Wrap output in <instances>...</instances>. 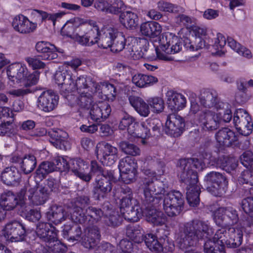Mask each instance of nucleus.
<instances>
[{
  "label": "nucleus",
  "instance_id": "obj_17",
  "mask_svg": "<svg viewBox=\"0 0 253 253\" xmlns=\"http://www.w3.org/2000/svg\"><path fill=\"white\" fill-rule=\"evenodd\" d=\"M89 165L87 162L80 158L72 159L69 161L68 170L82 180L89 182L91 175L87 173Z\"/></svg>",
  "mask_w": 253,
  "mask_h": 253
},
{
  "label": "nucleus",
  "instance_id": "obj_1",
  "mask_svg": "<svg viewBox=\"0 0 253 253\" xmlns=\"http://www.w3.org/2000/svg\"><path fill=\"white\" fill-rule=\"evenodd\" d=\"M177 167L180 181L185 186L187 202L190 206L197 207L200 203V189L197 172L192 168L202 170L205 163L197 158L181 159L178 161Z\"/></svg>",
  "mask_w": 253,
  "mask_h": 253
},
{
  "label": "nucleus",
  "instance_id": "obj_47",
  "mask_svg": "<svg viewBox=\"0 0 253 253\" xmlns=\"http://www.w3.org/2000/svg\"><path fill=\"white\" fill-rule=\"evenodd\" d=\"M32 14L33 15H38L41 17L42 22L45 21L46 20L51 21L53 23V25L54 26L56 21L65 15V13L64 12H60L48 13L47 12L42 10L34 9L32 12Z\"/></svg>",
  "mask_w": 253,
  "mask_h": 253
},
{
  "label": "nucleus",
  "instance_id": "obj_63",
  "mask_svg": "<svg viewBox=\"0 0 253 253\" xmlns=\"http://www.w3.org/2000/svg\"><path fill=\"white\" fill-rule=\"evenodd\" d=\"M69 23L72 24L77 31V28H79L78 31H84L88 28L89 26H91L87 23L86 20L79 17L71 19L69 20Z\"/></svg>",
  "mask_w": 253,
  "mask_h": 253
},
{
  "label": "nucleus",
  "instance_id": "obj_39",
  "mask_svg": "<svg viewBox=\"0 0 253 253\" xmlns=\"http://www.w3.org/2000/svg\"><path fill=\"white\" fill-rule=\"evenodd\" d=\"M47 219L55 225L59 224L65 219L63 208L60 206L53 205L46 212Z\"/></svg>",
  "mask_w": 253,
  "mask_h": 253
},
{
  "label": "nucleus",
  "instance_id": "obj_4",
  "mask_svg": "<svg viewBox=\"0 0 253 253\" xmlns=\"http://www.w3.org/2000/svg\"><path fill=\"white\" fill-rule=\"evenodd\" d=\"M122 212L124 218L130 222H137L142 215L146 217L148 221L157 225L163 224L165 221L162 217V212L158 211L152 206L147 207V205H145L143 198L141 208L138 205H134Z\"/></svg>",
  "mask_w": 253,
  "mask_h": 253
},
{
  "label": "nucleus",
  "instance_id": "obj_61",
  "mask_svg": "<svg viewBox=\"0 0 253 253\" xmlns=\"http://www.w3.org/2000/svg\"><path fill=\"white\" fill-rule=\"evenodd\" d=\"M240 184L250 186L253 185V170H246L243 171L238 178Z\"/></svg>",
  "mask_w": 253,
  "mask_h": 253
},
{
  "label": "nucleus",
  "instance_id": "obj_7",
  "mask_svg": "<svg viewBox=\"0 0 253 253\" xmlns=\"http://www.w3.org/2000/svg\"><path fill=\"white\" fill-rule=\"evenodd\" d=\"M243 236L241 228L230 227L228 231L222 228L216 231L214 239L220 245H226L229 248H236L241 245Z\"/></svg>",
  "mask_w": 253,
  "mask_h": 253
},
{
  "label": "nucleus",
  "instance_id": "obj_18",
  "mask_svg": "<svg viewBox=\"0 0 253 253\" xmlns=\"http://www.w3.org/2000/svg\"><path fill=\"white\" fill-rule=\"evenodd\" d=\"M101 234L97 226H87L84 229L81 242L84 248L88 250H95L99 244Z\"/></svg>",
  "mask_w": 253,
  "mask_h": 253
},
{
  "label": "nucleus",
  "instance_id": "obj_30",
  "mask_svg": "<svg viewBox=\"0 0 253 253\" xmlns=\"http://www.w3.org/2000/svg\"><path fill=\"white\" fill-rule=\"evenodd\" d=\"M237 165V161L235 158L224 155L214 159L213 163L211 164V166L220 168L227 172H230L234 170Z\"/></svg>",
  "mask_w": 253,
  "mask_h": 253
},
{
  "label": "nucleus",
  "instance_id": "obj_62",
  "mask_svg": "<svg viewBox=\"0 0 253 253\" xmlns=\"http://www.w3.org/2000/svg\"><path fill=\"white\" fill-rule=\"evenodd\" d=\"M242 164L248 169L253 170V152L250 150L245 151L240 156Z\"/></svg>",
  "mask_w": 253,
  "mask_h": 253
},
{
  "label": "nucleus",
  "instance_id": "obj_37",
  "mask_svg": "<svg viewBox=\"0 0 253 253\" xmlns=\"http://www.w3.org/2000/svg\"><path fill=\"white\" fill-rule=\"evenodd\" d=\"M18 204L17 196L13 192L8 191L1 194L0 205L6 211L12 210Z\"/></svg>",
  "mask_w": 253,
  "mask_h": 253
},
{
  "label": "nucleus",
  "instance_id": "obj_5",
  "mask_svg": "<svg viewBox=\"0 0 253 253\" xmlns=\"http://www.w3.org/2000/svg\"><path fill=\"white\" fill-rule=\"evenodd\" d=\"M218 113L209 109H204L201 111L198 114V121L205 130L212 131L217 129L219 126L220 123L221 121L225 123H229L233 118L231 110H229L228 114L229 117H225L224 114H226V110H217Z\"/></svg>",
  "mask_w": 253,
  "mask_h": 253
},
{
  "label": "nucleus",
  "instance_id": "obj_31",
  "mask_svg": "<svg viewBox=\"0 0 253 253\" xmlns=\"http://www.w3.org/2000/svg\"><path fill=\"white\" fill-rule=\"evenodd\" d=\"M136 10V8H133L132 11H125L119 15L120 23L127 29H134L138 25L139 18L135 12Z\"/></svg>",
  "mask_w": 253,
  "mask_h": 253
},
{
  "label": "nucleus",
  "instance_id": "obj_29",
  "mask_svg": "<svg viewBox=\"0 0 253 253\" xmlns=\"http://www.w3.org/2000/svg\"><path fill=\"white\" fill-rule=\"evenodd\" d=\"M37 51L40 53L39 56L42 60H52L57 57L56 48L49 42L44 41L38 42L35 46Z\"/></svg>",
  "mask_w": 253,
  "mask_h": 253
},
{
  "label": "nucleus",
  "instance_id": "obj_44",
  "mask_svg": "<svg viewBox=\"0 0 253 253\" xmlns=\"http://www.w3.org/2000/svg\"><path fill=\"white\" fill-rule=\"evenodd\" d=\"M37 166V159L32 154H26L21 162L20 170L25 174L31 173Z\"/></svg>",
  "mask_w": 253,
  "mask_h": 253
},
{
  "label": "nucleus",
  "instance_id": "obj_54",
  "mask_svg": "<svg viewBox=\"0 0 253 253\" xmlns=\"http://www.w3.org/2000/svg\"><path fill=\"white\" fill-rule=\"evenodd\" d=\"M119 146L121 151L127 155L137 156L140 154V149L136 145L128 141H121L119 143Z\"/></svg>",
  "mask_w": 253,
  "mask_h": 253
},
{
  "label": "nucleus",
  "instance_id": "obj_59",
  "mask_svg": "<svg viewBox=\"0 0 253 253\" xmlns=\"http://www.w3.org/2000/svg\"><path fill=\"white\" fill-rule=\"evenodd\" d=\"M159 245L161 249L157 250L156 252L158 253L163 252L164 253H171L174 250L173 243L167 236L159 239Z\"/></svg>",
  "mask_w": 253,
  "mask_h": 253
},
{
  "label": "nucleus",
  "instance_id": "obj_32",
  "mask_svg": "<svg viewBox=\"0 0 253 253\" xmlns=\"http://www.w3.org/2000/svg\"><path fill=\"white\" fill-rule=\"evenodd\" d=\"M82 234V230L80 225L77 224H67L63 226L62 236L70 242L78 241Z\"/></svg>",
  "mask_w": 253,
  "mask_h": 253
},
{
  "label": "nucleus",
  "instance_id": "obj_12",
  "mask_svg": "<svg viewBox=\"0 0 253 253\" xmlns=\"http://www.w3.org/2000/svg\"><path fill=\"white\" fill-rule=\"evenodd\" d=\"M114 171H107L103 176L96 177L92 191L93 195L98 200L104 199L112 189V181H115Z\"/></svg>",
  "mask_w": 253,
  "mask_h": 253
},
{
  "label": "nucleus",
  "instance_id": "obj_51",
  "mask_svg": "<svg viewBox=\"0 0 253 253\" xmlns=\"http://www.w3.org/2000/svg\"><path fill=\"white\" fill-rule=\"evenodd\" d=\"M126 42V39L124 34L116 30L111 51L113 52H119L122 51L125 48Z\"/></svg>",
  "mask_w": 253,
  "mask_h": 253
},
{
  "label": "nucleus",
  "instance_id": "obj_9",
  "mask_svg": "<svg viewBox=\"0 0 253 253\" xmlns=\"http://www.w3.org/2000/svg\"><path fill=\"white\" fill-rule=\"evenodd\" d=\"M163 208L169 216H176L183 210L184 199L181 193L177 190H172L168 192L162 201Z\"/></svg>",
  "mask_w": 253,
  "mask_h": 253
},
{
  "label": "nucleus",
  "instance_id": "obj_33",
  "mask_svg": "<svg viewBox=\"0 0 253 253\" xmlns=\"http://www.w3.org/2000/svg\"><path fill=\"white\" fill-rule=\"evenodd\" d=\"M138 126V124L135 122L134 118L127 113H123L119 125L120 129H127L130 135L135 137V133H137V130L133 128L134 127H137Z\"/></svg>",
  "mask_w": 253,
  "mask_h": 253
},
{
  "label": "nucleus",
  "instance_id": "obj_28",
  "mask_svg": "<svg viewBox=\"0 0 253 253\" xmlns=\"http://www.w3.org/2000/svg\"><path fill=\"white\" fill-rule=\"evenodd\" d=\"M166 96L168 107L171 111H178L185 107L186 99L183 95L169 90L167 92Z\"/></svg>",
  "mask_w": 253,
  "mask_h": 253
},
{
  "label": "nucleus",
  "instance_id": "obj_20",
  "mask_svg": "<svg viewBox=\"0 0 253 253\" xmlns=\"http://www.w3.org/2000/svg\"><path fill=\"white\" fill-rule=\"evenodd\" d=\"M7 75L9 80L12 83L10 85L16 84H21L26 77L28 70L25 65L20 63H15L7 68Z\"/></svg>",
  "mask_w": 253,
  "mask_h": 253
},
{
  "label": "nucleus",
  "instance_id": "obj_22",
  "mask_svg": "<svg viewBox=\"0 0 253 253\" xmlns=\"http://www.w3.org/2000/svg\"><path fill=\"white\" fill-rule=\"evenodd\" d=\"M99 36L98 29L89 26L88 28L76 33V41L80 44L90 46L97 42V36Z\"/></svg>",
  "mask_w": 253,
  "mask_h": 253
},
{
  "label": "nucleus",
  "instance_id": "obj_48",
  "mask_svg": "<svg viewBox=\"0 0 253 253\" xmlns=\"http://www.w3.org/2000/svg\"><path fill=\"white\" fill-rule=\"evenodd\" d=\"M118 168L120 171H136L137 164L134 158L126 156L120 160Z\"/></svg>",
  "mask_w": 253,
  "mask_h": 253
},
{
  "label": "nucleus",
  "instance_id": "obj_16",
  "mask_svg": "<svg viewBox=\"0 0 253 253\" xmlns=\"http://www.w3.org/2000/svg\"><path fill=\"white\" fill-rule=\"evenodd\" d=\"M182 39L172 33L163 34L159 41L160 48L167 54H175L182 48Z\"/></svg>",
  "mask_w": 253,
  "mask_h": 253
},
{
  "label": "nucleus",
  "instance_id": "obj_19",
  "mask_svg": "<svg viewBox=\"0 0 253 253\" xmlns=\"http://www.w3.org/2000/svg\"><path fill=\"white\" fill-rule=\"evenodd\" d=\"M184 127L185 122L183 118L180 116L171 114L168 117L165 131L173 137H177L183 133Z\"/></svg>",
  "mask_w": 253,
  "mask_h": 253
},
{
  "label": "nucleus",
  "instance_id": "obj_38",
  "mask_svg": "<svg viewBox=\"0 0 253 253\" xmlns=\"http://www.w3.org/2000/svg\"><path fill=\"white\" fill-rule=\"evenodd\" d=\"M55 170V165L52 162L44 161L42 162L38 167L35 173V177L37 179L42 180L49 173Z\"/></svg>",
  "mask_w": 253,
  "mask_h": 253
},
{
  "label": "nucleus",
  "instance_id": "obj_3",
  "mask_svg": "<svg viewBox=\"0 0 253 253\" xmlns=\"http://www.w3.org/2000/svg\"><path fill=\"white\" fill-rule=\"evenodd\" d=\"M141 186L143 190V203L147 206H152L154 209H159L162 201L161 197L154 196L153 195L164 194L168 189V183L152 177L148 176L142 179Z\"/></svg>",
  "mask_w": 253,
  "mask_h": 253
},
{
  "label": "nucleus",
  "instance_id": "obj_46",
  "mask_svg": "<svg viewBox=\"0 0 253 253\" xmlns=\"http://www.w3.org/2000/svg\"><path fill=\"white\" fill-rule=\"evenodd\" d=\"M85 213L88 218V226L98 222L104 214L101 209L92 206L86 208Z\"/></svg>",
  "mask_w": 253,
  "mask_h": 253
},
{
  "label": "nucleus",
  "instance_id": "obj_15",
  "mask_svg": "<svg viewBox=\"0 0 253 253\" xmlns=\"http://www.w3.org/2000/svg\"><path fill=\"white\" fill-rule=\"evenodd\" d=\"M96 153L104 165L112 166L117 159V149L110 144L102 141L97 144Z\"/></svg>",
  "mask_w": 253,
  "mask_h": 253
},
{
  "label": "nucleus",
  "instance_id": "obj_34",
  "mask_svg": "<svg viewBox=\"0 0 253 253\" xmlns=\"http://www.w3.org/2000/svg\"><path fill=\"white\" fill-rule=\"evenodd\" d=\"M140 32L142 35L146 37L155 38L160 35L162 32V27L157 22H146L141 24Z\"/></svg>",
  "mask_w": 253,
  "mask_h": 253
},
{
  "label": "nucleus",
  "instance_id": "obj_49",
  "mask_svg": "<svg viewBox=\"0 0 253 253\" xmlns=\"http://www.w3.org/2000/svg\"><path fill=\"white\" fill-rule=\"evenodd\" d=\"M156 122L159 123V120L157 119H149L145 122H142V129L144 130V132H139L137 130V133H135V137L146 139L152 136L151 130L153 126L157 125Z\"/></svg>",
  "mask_w": 253,
  "mask_h": 253
},
{
  "label": "nucleus",
  "instance_id": "obj_26",
  "mask_svg": "<svg viewBox=\"0 0 253 253\" xmlns=\"http://www.w3.org/2000/svg\"><path fill=\"white\" fill-rule=\"evenodd\" d=\"M215 138L219 145L230 147L238 140L235 132L227 127L219 129L215 134Z\"/></svg>",
  "mask_w": 253,
  "mask_h": 253
},
{
  "label": "nucleus",
  "instance_id": "obj_14",
  "mask_svg": "<svg viewBox=\"0 0 253 253\" xmlns=\"http://www.w3.org/2000/svg\"><path fill=\"white\" fill-rule=\"evenodd\" d=\"M252 119L248 113L243 109H237L234 114L233 121L238 132L243 136H248L252 131Z\"/></svg>",
  "mask_w": 253,
  "mask_h": 253
},
{
  "label": "nucleus",
  "instance_id": "obj_60",
  "mask_svg": "<svg viewBox=\"0 0 253 253\" xmlns=\"http://www.w3.org/2000/svg\"><path fill=\"white\" fill-rule=\"evenodd\" d=\"M148 102L155 113L162 112L164 109V102L163 99L159 97L150 98Z\"/></svg>",
  "mask_w": 253,
  "mask_h": 253
},
{
  "label": "nucleus",
  "instance_id": "obj_10",
  "mask_svg": "<svg viewBox=\"0 0 253 253\" xmlns=\"http://www.w3.org/2000/svg\"><path fill=\"white\" fill-rule=\"evenodd\" d=\"M201 104L206 108L214 107L216 110H226L225 117H229V110H231V105L227 102L220 101L218 93L213 89H203L201 90L199 97Z\"/></svg>",
  "mask_w": 253,
  "mask_h": 253
},
{
  "label": "nucleus",
  "instance_id": "obj_21",
  "mask_svg": "<svg viewBox=\"0 0 253 253\" xmlns=\"http://www.w3.org/2000/svg\"><path fill=\"white\" fill-rule=\"evenodd\" d=\"M58 99V96L53 91H44L38 98V106L42 111L48 112L52 111L57 105Z\"/></svg>",
  "mask_w": 253,
  "mask_h": 253
},
{
  "label": "nucleus",
  "instance_id": "obj_24",
  "mask_svg": "<svg viewBox=\"0 0 253 253\" xmlns=\"http://www.w3.org/2000/svg\"><path fill=\"white\" fill-rule=\"evenodd\" d=\"M14 29L21 34H29L33 32L37 27V23L30 21L22 14L16 16L12 21Z\"/></svg>",
  "mask_w": 253,
  "mask_h": 253
},
{
  "label": "nucleus",
  "instance_id": "obj_36",
  "mask_svg": "<svg viewBox=\"0 0 253 253\" xmlns=\"http://www.w3.org/2000/svg\"><path fill=\"white\" fill-rule=\"evenodd\" d=\"M116 30L111 28L107 29L102 34L100 35L99 39L97 38V42L96 43L98 44L100 48L103 49L111 48Z\"/></svg>",
  "mask_w": 253,
  "mask_h": 253
},
{
  "label": "nucleus",
  "instance_id": "obj_58",
  "mask_svg": "<svg viewBox=\"0 0 253 253\" xmlns=\"http://www.w3.org/2000/svg\"><path fill=\"white\" fill-rule=\"evenodd\" d=\"M78 104L82 108L89 109L93 104V101L92 95L87 92L79 93Z\"/></svg>",
  "mask_w": 253,
  "mask_h": 253
},
{
  "label": "nucleus",
  "instance_id": "obj_50",
  "mask_svg": "<svg viewBox=\"0 0 253 253\" xmlns=\"http://www.w3.org/2000/svg\"><path fill=\"white\" fill-rule=\"evenodd\" d=\"M151 169H143L144 173L150 177H155L157 173L163 174L165 163L160 160L152 161L150 163Z\"/></svg>",
  "mask_w": 253,
  "mask_h": 253
},
{
  "label": "nucleus",
  "instance_id": "obj_25",
  "mask_svg": "<svg viewBox=\"0 0 253 253\" xmlns=\"http://www.w3.org/2000/svg\"><path fill=\"white\" fill-rule=\"evenodd\" d=\"M0 180L7 186H14L19 184L21 175L15 167H8L4 169L0 175Z\"/></svg>",
  "mask_w": 253,
  "mask_h": 253
},
{
  "label": "nucleus",
  "instance_id": "obj_11",
  "mask_svg": "<svg viewBox=\"0 0 253 253\" xmlns=\"http://www.w3.org/2000/svg\"><path fill=\"white\" fill-rule=\"evenodd\" d=\"M26 233L25 227L22 223L13 220L7 223L0 235V241L9 244L22 241Z\"/></svg>",
  "mask_w": 253,
  "mask_h": 253
},
{
  "label": "nucleus",
  "instance_id": "obj_13",
  "mask_svg": "<svg viewBox=\"0 0 253 253\" xmlns=\"http://www.w3.org/2000/svg\"><path fill=\"white\" fill-rule=\"evenodd\" d=\"M238 211L232 207L219 208L215 212L214 220L221 227L232 226L239 221Z\"/></svg>",
  "mask_w": 253,
  "mask_h": 253
},
{
  "label": "nucleus",
  "instance_id": "obj_56",
  "mask_svg": "<svg viewBox=\"0 0 253 253\" xmlns=\"http://www.w3.org/2000/svg\"><path fill=\"white\" fill-rule=\"evenodd\" d=\"M144 242L147 248L152 252H156L161 248L159 245V239L152 233H148L143 236V242Z\"/></svg>",
  "mask_w": 253,
  "mask_h": 253
},
{
  "label": "nucleus",
  "instance_id": "obj_43",
  "mask_svg": "<svg viewBox=\"0 0 253 253\" xmlns=\"http://www.w3.org/2000/svg\"><path fill=\"white\" fill-rule=\"evenodd\" d=\"M158 79L154 76L142 74H137L132 78L133 84L139 87H146L158 82Z\"/></svg>",
  "mask_w": 253,
  "mask_h": 253
},
{
  "label": "nucleus",
  "instance_id": "obj_55",
  "mask_svg": "<svg viewBox=\"0 0 253 253\" xmlns=\"http://www.w3.org/2000/svg\"><path fill=\"white\" fill-rule=\"evenodd\" d=\"M157 6L159 10L169 13H176L181 12L182 9L181 7L164 0H159L157 3Z\"/></svg>",
  "mask_w": 253,
  "mask_h": 253
},
{
  "label": "nucleus",
  "instance_id": "obj_41",
  "mask_svg": "<svg viewBox=\"0 0 253 253\" xmlns=\"http://www.w3.org/2000/svg\"><path fill=\"white\" fill-rule=\"evenodd\" d=\"M209 236H205L206 240L204 244V251L205 253H226L224 247L226 245H222L217 243V240L214 239V236L212 239Z\"/></svg>",
  "mask_w": 253,
  "mask_h": 253
},
{
  "label": "nucleus",
  "instance_id": "obj_64",
  "mask_svg": "<svg viewBox=\"0 0 253 253\" xmlns=\"http://www.w3.org/2000/svg\"><path fill=\"white\" fill-rule=\"evenodd\" d=\"M95 253H115V247L108 242L102 241L94 250Z\"/></svg>",
  "mask_w": 253,
  "mask_h": 253
},
{
  "label": "nucleus",
  "instance_id": "obj_27",
  "mask_svg": "<svg viewBox=\"0 0 253 253\" xmlns=\"http://www.w3.org/2000/svg\"><path fill=\"white\" fill-rule=\"evenodd\" d=\"M37 236L46 243L50 240L56 238L57 230L50 223L39 222L37 225Z\"/></svg>",
  "mask_w": 253,
  "mask_h": 253
},
{
  "label": "nucleus",
  "instance_id": "obj_23",
  "mask_svg": "<svg viewBox=\"0 0 253 253\" xmlns=\"http://www.w3.org/2000/svg\"><path fill=\"white\" fill-rule=\"evenodd\" d=\"M49 141L56 148L63 150L70 148V143L68 140V133L61 130H52L48 132Z\"/></svg>",
  "mask_w": 253,
  "mask_h": 253
},
{
  "label": "nucleus",
  "instance_id": "obj_2",
  "mask_svg": "<svg viewBox=\"0 0 253 253\" xmlns=\"http://www.w3.org/2000/svg\"><path fill=\"white\" fill-rule=\"evenodd\" d=\"M54 79L55 83L60 86L61 95L66 98L76 91L79 94L87 91L94 93L100 90V85L89 76H80L74 82L73 74L70 71H56Z\"/></svg>",
  "mask_w": 253,
  "mask_h": 253
},
{
  "label": "nucleus",
  "instance_id": "obj_57",
  "mask_svg": "<svg viewBox=\"0 0 253 253\" xmlns=\"http://www.w3.org/2000/svg\"><path fill=\"white\" fill-rule=\"evenodd\" d=\"M127 5L123 0H114L110 2L109 13L113 15H121L127 9Z\"/></svg>",
  "mask_w": 253,
  "mask_h": 253
},
{
  "label": "nucleus",
  "instance_id": "obj_35",
  "mask_svg": "<svg viewBox=\"0 0 253 253\" xmlns=\"http://www.w3.org/2000/svg\"><path fill=\"white\" fill-rule=\"evenodd\" d=\"M128 100L131 105L142 116L147 117L150 114L149 105L141 98L136 96H130Z\"/></svg>",
  "mask_w": 253,
  "mask_h": 253
},
{
  "label": "nucleus",
  "instance_id": "obj_42",
  "mask_svg": "<svg viewBox=\"0 0 253 253\" xmlns=\"http://www.w3.org/2000/svg\"><path fill=\"white\" fill-rule=\"evenodd\" d=\"M71 220L77 224H80L83 226H88V218L86 217L85 209L82 207L72 206L70 211Z\"/></svg>",
  "mask_w": 253,
  "mask_h": 253
},
{
  "label": "nucleus",
  "instance_id": "obj_52",
  "mask_svg": "<svg viewBox=\"0 0 253 253\" xmlns=\"http://www.w3.org/2000/svg\"><path fill=\"white\" fill-rule=\"evenodd\" d=\"M227 43L229 47L236 51L239 54L248 58L252 57V53L250 50L242 46L232 38H227Z\"/></svg>",
  "mask_w": 253,
  "mask_h": 253
},
{
  "label": "nucleus",
  "instance_id": "obj_53",
  "mask_svg": "<svg viewBox=\"0 0 253 253\" xmlns=\"http://www.w3.org/2000/svg\"><path fill=\"white\" fill-rule=\"evenodd\" d=\"M46 246L48 251L53 253H65L67 251V246L57 239V236L55 239L48 241Z\"/></svg>",
  "mask_w": 253,
  "mask_h": 253
},
{
  "label": "nucleus",
  "instance_id": "obj_6",
  "mask_svg": "<svg viewBox=\"0 0 253 253\" xmlns=\"http://www.w3.org/2000/svg\"><path fill=\"white\" fill-rule=\"evenodd\" d=\"M49 195L48 190L42 186L38 185V183L33 187L29 183L26 184L19 193V198L28 201V204L31 206L44 204L48 199Z\"/></svg>",
  "mask_w": 253,
  "mask_h": 253
},
{
  "label": "nucleus",
  "instance_id": "obj_40",
  "mask_svg": "<svg viewBox=\"0 0 253 253\" xmlns=\"http://www.w3.org/2000/svg\"><path fill=\"white\" fill-rule=\"evenodd\" d=\"M126 236L136 243L143 242L144 231L139 225H128L126 229Z\"/></svg>",
  "mask_w": 253,
  "mask_h": 253
},
{
  "label": "nucleus",
  "instance_id": "obj_8",
  "mask_svg": "<svg viewBox=\"0 0 253 253\" xmlns=\"http://www.w3.org/2000/svg\"><path fill=\"white\" fill-rule=\"evenodd\" d=\"M207 184V190L216 197H221L226 192L228 181L224 174L212 171L208 173L204 177Z\"/></svg>",
  "mask_w": 253,
  "mask_h": 253
},
{
  "label": "nucleus",
  "instance_id": "obj_45",
  "mask_svg": "<svg viewBox=\"0 0 253 253\" xmlns=\"http://www.w3.org/2000/svg\"><path fill=\"white\" fill-rule=\"evenodd\" d=\"M122 217L117 211L110 209L107 212L105 213L103 217L104 224L112 227L118 226L122 222Z\"/></svg>",
  "mask_w": 253,
  "mask_h": 253
}]
</instances>
